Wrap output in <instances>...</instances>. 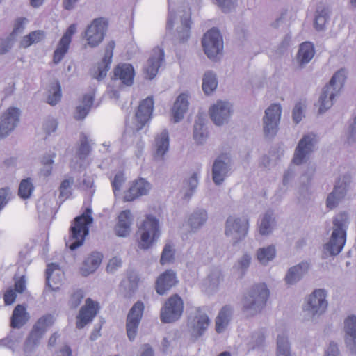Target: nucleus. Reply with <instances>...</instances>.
<instances>
[{
	"label": "nucleus",
	"instance_id": "1",
	"mask_svg": "<svg viewBox=\"0 0 356 356\" xmlns=\"http://www.w3.org/2000/svg\"><path fill=\"white\" fill-rule=\"evenodd\" d=\"M270 291L265 283L252 286L245 293L241 300V311L250 316L261 313L266 306Z\"/></svg>",
	"mask_w": 356,
	"mask_h": 356
},
{
	"label": "nucleus",
	"instance_id": "2",
	"mask_svg": "<svg viewBox=\"0 0 356 356\" xmlns=\"http://www.w3.org/2000/svg\"><path fill=\"white\" fill-rule=\"evenodd\" d=\"M92 222V209L87 207L82 214L74 218L70 227L69 236L65 238L66 247L72 251L81 247L89 233V226Z\"/></svg>",
	"mask_w": 356,
	"mask_h": 356
},
{
	"label": "nucleus",
	"instance_id": "3",
	"mask_svg": "<svg viewBox=\"0 0 356 356\" xmlns=\"http://www.w3.org/2000/svg\"><path fill=\"white\" fill-rule=\"evenodd\" d=\"M349 222L348 214L346 211L334 216L331 236L329 241L324 245V250L330 256H336L342 251L346 241Z\"/></svg>",
	"mask_w": 356,
	"mask_h": 356
},
{
	"label": "nucleus",
	"instance_id": "4",
	"mask_svg": "<svg viewBox=\"0 0 356 356\" xmlns=\"http://www.w3.org/2000/svg\"><path fill=\"white\" fill-rule=\"evenodd\" d=\"M138 247L147 250L158 241L161 235L159 219L152 214L146 215L138 228Z\"/></svg>",
	"mask_w": 356,
	"mask_h": 356
},
{
	"label": "nucleus",
	"instance_id": "5",
	"mask_svg": "<svg viewBox=\"0 0 356 356\" xmlns=\"http://www.w3.org/2000/svg\"><path fill=\"white\" fill-rule=\"evenodd\" d=\"M346 79V70L341 68L333 74L329 83L323 88L318 99L319 114L324 113L331 108L333 105V99L339 88L343 87Z\"/></svg>",
	"mask_w": 356,
	"mask_h": 356
},
{
	"label": "nucleus",
	"instance_id": "6",
	"mask_svg": "<svg viewBox=\"0 0 356 356\" xmlns=\"http://www.w3.org/2000/svg\"><path fill=\"white\" fill-rule=\"evenodd\" d=\"M54 323V317L47 314L40 317L33 325L24 343V353L32 352L40 343L48 329Z\"/></svg>",
	"mask_w": 356,
	"mask_h": 356
},
{
	"label": "nucleus",
	"instance_id": "7",
	"mask_svg": "<svg viewBox=\"0 0 356 356\" xmlns=\"http://www.w3.org/2000/svg\"><path fill=\"white\" fill-rule=\"evenodd\" d=\"M184 312V302L182 298L177 293L169 297L161 309L160 319L163 323H174L182 316Z\"/></svg>",
	"mask_w": 356,
	"mask_h": 356
},
{
	"label": "nucleus",
	"instance_id": "8",
	"mask_svg": "<svg viewBox=\"0 0 356 356\" xmlns=\"http://www.w3.org/2000/svg\"><path fill=\"white\" fill-rule=\"evenodd\" d=\"M202 45L205 54L209 59H214L223 50L222 36L219 29L213 27L208 30L202 40Z\"/></svg>",
	"mask_w": 356,
	"mask_h": 356
},
{
	"label": "nucleus",
	"instance_id": "9",
	"mask_svg": "<svg viewBox=\"0 0 356 356\" xmlns=\"http://www.w3.org/2000/svg\"><path fill=\"white\" fill-rule=\"evenodd\" d=\"M281 113L282 107L279 104H272L266 108L263 117V130L265 137L273 138L276 136Z\"/></svg>",
	"mask_w": 356,
	"mask_h": 356
},
{
	"label": "nucleus",
	"instance_id": "10",
	"mask_svg": "<svg viewBox=\"0 0 356 356\" xmlns=\"http://www.w3.org/2000/svg\"><path fill=\"white\" fill-rule=\"evenodd\" d=\"M144 309V303L141 300H138L133 305L127 315L126 332L129 340L131 342L136 338Z\"/></svg>",
	"mask_w": 356,
	"mask_h": 356
},
{
	"label": "nucleus",
	"instance_id": "11",
	"mask_svg": "<svg viewBox=\"0 0 356 356\" xmlns=\"http://www.w3.org/2000/svg\"><path fill=\"white\" fill-rule=\"evenodd\" d=\"M108 20L104 17L92 20L85 31V37L91 47H97L104 40L108 29Z\"/></svg>",
	"mask_w": 356,
	"mask_h": 356
},
{
	"label": "nucleus",
	"instance_id": "12",
	"mask_svg": "<svg viewBox=\"0 0 356 356\" xmlns=\"http://www.w3.org/2000/svg\"><path fill=\"white\" fill-rule=\"evenodd\" d=\"M248 227V219L229 216L225 222V234L226 236L232 237L234 241L233 244L236 245L245 238Z\"/></svg>",
	"mask_w": 356,
	"mask_h": 356
},
{
	"label": "nucleus",
	"instance_id": "13",
	"mask_svg": "<svg viewBox=\"0 0 356 356\" xmlns=\"http://www.w3.org/2000/svg\"><path fill=\"white\" fill-rule=\"evenodd\" d=\"M22 114L21 110L10 106L0 116V139L6 138L17 126Z\"/></svg>",
	"mask_w": 356,
	"mask_h": 356
},
{
	"label": "nucleus",
	"instance_id": "14",
	"mask_svg": "<svg viewBox=\"0 0 356 356\" xmlns=\"http://www.w3.org/2000/svg\"><path fill=\"white\" fill-rule=\"evenodd\" d=\"M314 138L309 134L304 135L295 149L292 163L296 165L307 163L314 151Z\"/></svg>",
	"mask_w": 356,
	"mask_h": 356
},
{
	"label": "nucleus",
	"instance_id": "15",
	"mask_svg": "<svg viewBox=\"0 0 356 356\" xmlns=\"http://www.w3.org/2000/svg\"><path fill=\"white\" fill-rule=\"evenodd\" d=\"M350 183V177L346 175L342 179L339 178L334 186L333 191L330 193L326 199V207L329 209L336 208L339 202L345 197Z\"/></svg>",
	"mask_w": 356,
	"mask_h": 356
},
{
	"label": "nucleus",
	"instance_id": "16",
	"mask_svg": "<svg viewBox=\"0 0 356 356\" xmlns=\"http://www.w3.org/2000/svg\"><path fill=\"white\" fill-rule=\"evenodd\" d=\"M231 170L230 158L227 154L222 153L214 160L212 165V179L217 186L222 184L229 176Z\"/></svg>",
	"mask_w": 356,
	"mask_h": 356
},
{
	"label": "nucleus",
	"instance_id": "17",
	"mask_svg": "<svg viewBox=\"0 0 356 356\" xmlns=\"http://www.w3.org/2000/svg\"><path fill=\"white\" fill-rule=\"evenodd\" d=\"M327 296V292L325 289H315L309 296L305 309L313 316L324 313L328 305L326 300Z\"/></svg>",
	"mask_w": 356,
	"mask_h": 356
},
{
	"label": "nucleus",
	"instance_id": "18",
	"mask_svg": "<svg viewBox=\"0 0 356 356\" xmlns=\"http://www.w3.org/2000/svg\"><path fill=\"white\" fill-rule=\"evenodd\" d=\"M177 283L176 272L172 269L166 270L156 280V292L161 296L165 295Z\"/></svg>",
	"mask_w": 356,
	"mask_h": 356
},
{
	"label": "nucleus",
	"instance_id": "19",
	"mask_svg": "<svg viewBox=\"0 0 356 356\" xmlns=\"http://www.w3.org/2000/svg\"><path fill=\"white\" fill-rule=\"evenodd\" d=\"M98 303L91 298L86 300V304L79 311L76 317V327L78 329L83 328L88 323L91 322L97 314Z\"/></svg>",
	"mask_w": 356,
	"mask_h": 356
},
{
	"label": "nucleus",
	"instance_id": "20",
	"mask_svg": "<svg viewBox=\"0 0 356 356\" xmlns=\"http://www.w3.org/2000/svg\"><path fill=\"white\" fill-rule=\"evenodd\" d=\"M344 341L352 354H356V316L351 314L344 320Z\"/></svg>",
	"mask_w": 356,
	"mask_h": 356
},
{
	"label": "nucleus",
	"instance_id": "21",
	"mask_svg": "<svg viewBox=\"0 0 356 356\" xmlns=\"http://www.w3.org/2000/svg\"><path fill=\"white\" fill-rule=\"evenodd\" d=\"M154 104L153 96H148L140 102L136 112L138 129H141L151 118Z\"/></svg>",
	"mask_w": 356,
	"mask_h": 356
},
{
	"label": "nucleus",
	"instance_id": "22",
	"mask_svg": "<svg viewBox=\"0 0 356 356\" xmlns=\"http://www.w3.org/2000/svg\"><path fill=\"white\" fill-rule=\"evenodd\" d=\"M231 113L228 102L218 101L209 109L210 118L216 125L220 126L227 122Z\"/></svg>",
	"mask_w": 356,
	"mask_h": 356
},
{
	"label": "nucleus",
	"instance_id": "23",
	"mask_svg": "<svg viewBox=\"0 0 356 356\" xmlns=\"http://www.w3.org/2000/svg\"><path fill=\"white\" fill-rule=\"evenodd\" d=\"M311 264L308 261H302L290 267L284 277L286 284L289 286L296 284L308 273Z\"/></svg>",
	"mask_w": 356,
	"mask_h": 356
},
{
	"label": "nucleus",
	"instance_id": "24",
	"mask_svg": "<svg viewBox=\"0 0 356 356\" xmlns=\"http://www.w3.org/2000/svg\"><path fill=\"white\" fill-rule=\"evenodd\" d=\"M115 46V42L111 40L108 43L105 48V52L102 60L98 63L97 70L95 72L93 75V77L98 81H101L106 76L112 62Z\"/></svg>",
	"mask_w": 356,
	"mask_h": 356
},
{
	"label": "nucleus",
	"instance_id": "25",
	"mask_svg": "<svg viewBox=\"0 0 356 356\" xmlns=\"http://www.w3.org/2000/svg\"><path fill=\"white\" fill-rule=\"evenodd\" d=\"M63 274L60 266L56 263H50L47 266L45 286L51 291H57L60 289Z\"/></svg>",
	"mask_w": 356,
	"mask_h": 356
},
{
	"label": "nucleus",
	"instance_id": "26",
	"mask_svg": "<svg viewBox=\"0 0 356 356\" xmlns=\"http://www.w3.org/2000/svg\"><path fill=\"white\" fill-rule=\"evenodd\" d=\"M135 70L133 65L127 63H120L113 69V79L120 80L126 86H131L134 83Z\"/></svg>",
	"mask_w": 356,
	"mask_h": 356
},
{
	"label": "nucleus",
	"instance_id": "27",
	"mask_svg": "<svg viewBox=\"0 0 356 356\" xmlns=\"http://www.w3.org/2000/svg\"><path fill=\"white\" fill-rule=\"evenodd\" d=\"M150 189V184L144 178L136 180L124 193V199L126 202H131L136 198L145 195Z\"/></svg>",
	"mask_w": 356,
	"mask_h": 356
},
{
	"label": "nucleus",
	"instance_id": "28",
	"mask_svg": "<svg viewBox=\"0 0 356 356\" xmlns=\"http://www.w3.org/2000/svg\"><path fill=\"white\" fill-rule=\"evenodd\" d=\"M165 52L163 48L157 47L153 49V53L147 60L145 68L146 74L149 80H152L158 73L159 68L164 61Z\"/></svg>",
	"mask_w": 356,
	"mask_h": 356
},
{
	"label": "nucleus",
	"instance_id": "29",
	"mask_svg": "<svg viewBox=\"0 0 356 356\" xmlns=\"http://www.w3.org/2000/svg\"><path fill=\"white\" fill-rule=\"evenodd\" d=\"M188 95L182 92L177 96L171 108L172 120L175 123L179 122L188 110Z\"/></svg>",
	"mask_w": 356,
	"mask_h": 356
},
{
	"label": "nucleus",
	"instance_id": "30",
	"mask_svg": "<svg viewBox=\"0 0 356 356\" xmlns=\"http://www.w3.org/2000/svg\"><path fill=\"white\" fill-rule=\"evenodd\" d=\"M103 259V254L99 252H92L83 260L80 268V273L82 276L87 277L95 273L100 266Z\"/></svg>",
	"mask_w": 356,
	"mask_h": 356
},
{
	"label": "nucleus",
	"instance_id": "31",
	"mask_svg": "<svg viewBox=\"0 0 356 356\" xmlns=\"http://www.w3.org/2000/svg\"><path fill=\"white\" fill-rule=\"evenodd\" d=\"M132 216L130 210L127 209L121 211L118 215V222L114 230L115 234L119 237H127L131 231Z\"/></svg>",
	"mask_w": 356,
	"mask_h": 356
},
{
	"label": "nucleus",
	"instance_id": "32",
	"mask_svg": "<svg viewBox=\"0 0 356 356\" xmlns=\"http://www.w3.org/2000/svg\"><path fill=\"white\" fill-rule=\"evenodd\" d=\"M210 319L205 313H200L195 316L191 325V337L195 339L201 337L207 330Z\"/></svg>",
	"mask_w": 356,
	"mask_h": 356
},
{
	"label": "nucleus",
	"instance_id": "33",
	"mask_svg": "<svg viewBox=\"0 0 356 356\" xmlns=\"http://www.w3.org/2000/svg\"><path fill=\"white\" fill-rule=\"evenodd\" d=\"M140 277L135 271H129L127 273V282H122L120 286L123 288L122 294L125 299H131L138 289Z\"/></svg>",
	"mask_w": 356,
	"mask_h": 356
},
{
	"label": "nucleus",
	"instance_id": "34",
	"mask_svg": "<svg viewBox=\"0 0 356 356\" xmlns=\"http://www.w3.org/2000/svg\"><path fill=\"white\" fill-rule=\"evenodd\" d=\"M30 316L24 305H17L10 317V327L14 329L22 327L29 320Z\"/></svg>",
	"mask_w": 356,
	"mask_h": 356
},
{
	"label": "nucleus",
	"instance_id": "35",
	"mask_svg": "<svg viewBox=\"0 0 356 356\" xmlns=\"http://www.w3.org/2000/svg\"><path fill=\"white\" fill-rule=\"evenodd\" d=\"M155 145L156 149L154 157L156 160H162L170 145L169 134L166 129L155 138Z\"/></svg>",
	"mask_w": 356,
	"mask_h": 356
},
{
	"label": "nucleus",
	"instance_id": "36",
	"mask_svg": "<svg viewBox=\"0 0 356 356\" xmlns=\"http://www.w3.org/2000/svg\"><path fill=\"white\" fill-rule=\"evenodd\" d=\"M233 313V308L230 305L223 306L216 318V331L220 334L224 332L229 323Z\"/></svg>",
	"mask_w": 356,
	"mask_h": 356
},
{
	"label": "nucleus",
	"instance_id": "37",
	"mask_svg": "<svg viewBox=\"0 0 356 356\" xmlns=\"http://www.w3.org/2000/svg\"><path fill=\"white\" fill-rule=\"evenodd\" d=\"M207 219V210L203 208H197L188 217V225L193 232H195L206 223Z\"/></svg>",
	"mask_w": 356,
	"mask_h": 356
},
{
	"label": "nucleus",
	"instance_id": "38",
	"mask_svg": "<svg viewBox=\"0 0 356 356\" xmlns=\"http://www.w3.org/2000/svg\"><path fill=\"white\" fill-rule=\"evenodd\" d=\"M315 54L314 46L311 42H304L300 45L298 59L301 65L307 64L313 58Z\"/></svg>",
	"mask_w": 356,
	"mask_h": 356
},
{
	"label": "nucleus",
	"instance_id": "39",
	"mask_svg": "<svg viewBox=\"0 0 356 356\" xmlns=\"http://www.w3.org/2000/svg\"><path fill=\"white\" fill-rule=\"evenodd\" d=\"M275 224V219L273 217V212L271 210L267 211L261 217L259 230L262 236H266L273 232Z\"/></svg>",
	"mask_w": 356,
	"mask_h": 356
},
{
	"label": "nucleus",
	"instance_id": "40",
	"mask_svg": "<svg viewBox=\"0 0 356 356\" xmlns=\"http://www.w3.org/2000/svg\"><path fill=\"white\" fill-rule=\"evenodd\" d=\"M208 137V131L205 127L204 119L198 116L195 121L193 127V138L198 144H202Z\"/></svg>",
	"mask_w": 356,
	"mask_h": 356
},
{
	"label": "nucleus",
	"instance_id": "41",
	"mask_svg": "<svg viewBox=\"0 0 356 356\" xmlns=\"http://www.w3.org/2000/svg\"><path fill=\"white\" fill-rule=\"evenodd\" d=\"M218 86L217 76L213 71L205 72L202 78V90L204 94L209 95L216 90Z\"/></svg>",
	"mask_w": 356,
	"mask_h": 356
},
{
	"label": "nucleus",
	"instance_id": "42",
	"mask_svg": "<svg viewBox=\"0 0 356 356\" xmlns=\"http://www.w3.org/2000/svg\"><path fill=\"white\" fill-rule=\"evenodd\" d=\"M191 18L190 15L185 14L181 17V26L177 29V38L180 42H186L191 35Z\"/></svg>",
	"mask_w": 356,
	"mask_h": 356
},
{
	"label": "nucleus",
	"instance_id": "43",
	"mask_svg": "<svg viewBox=\"0 0 356 356\" xmlns=\"http://www.w3.org/2000/svg\"><path fill=\"white\" fill-rule=\"evenodd\" d=\"M276 256V249L274 245H269L267 247L260 248L257 252V257L259 261L266 265L273 261Z\"/></svg>",
	"mask_w": 356,
	"mask_h": 356
},
{
	"label": "nucleus",
	"instance_id": "44",
	"mask_svg": "<svg viewBox=\"0 0 356 356\" xmlns=\"http://www.w3.org/2000/svg\"><path fill=\"white\" fill-rule=\"evenodd\" d=\"M199 183V175L197 172H193L192 175L188 179L184 181V188L186 189L184 199L189 200L193 195L196 191Z\"/></svg>",
	"mask_w": 356,
	"mask_h": 356
},
{
	"label": "nucleus",
	"instance_id": "45",
	"mask_svg": "<svg viewBox=\"0 0 356 356\" xmlns=\"http://www.w3.org/2000/svg\"><path fill=\"white\" fill-rule=\"evenodd\" d=\"M276 355L292 356L290 343L284 334L277 335Z\"/></svg>",
	"mask_w": 356,
	"mask_h": 356
},
{
	"label": "nucleus",
	"instance_id": "46",
	"mask_svg": "<svg viewBox=\"0 0 356 356\" xmlns=\"http://www.w3.org/2000/svg\"><path fill=\"white\" fill-rule=\"evenodd\" d=\"M74 179L72 176H67L63 179L59 186V199L63 202L68 199L72 194V187L74 184Z\"/></svg>",
	"mask_w": 356,
	"mask_h": 356
},
{
	"label": "nucleus",
	"instance_id": "47",
	"mask_svg": "<svg viewBox=\"0 0 356 356\" xmlns=\"http://www.w3.org/2000/svg\"><path fill=\"white\" fill-rule=\"evenodd\" d=\"M266 341L265 332L263 330H259L252 332L248 343L250 349L260 350L264 348Z\"/></svg>",
	"mask_w": 356,
	"mask_h": 356
},
{
	"label": "nucleus",
	"instance_id": "48",
	"mask_svg": "<svg viewBox=\"0 0 356 356\" xmlns=\"http://www.w3.org/2000/svg\"><path fill=\"white\" fill-rule=\"evenodd\" d=\"M34 189L31 178L22 179L19 185L18 195L22 200H27L31 197Z\"/></svg>",
	"mask_w": 356,
	"mask_h": 356
},
{
	"label": "nucleus",
	"instance_id": "49",
	"mask_svg": "<svg viewBox=\"0 0 356 356\" xmlns=\"http://www.w3.org/2000/svg\"><path fill=\"white\" fill-rule=\"evenodd\" d=\"M71 42L60 38L56 49L54 51L53 62L55 64L59 63L68 51Z\"/></svg>",
	"mask_w": 356,
	"mask_h": 356
},
{
	"label": "nucleus",
	"instance_id": "50",
	"mask_svg": "<svg viewBox=\"0 0 356 356\" xmlns=\"http://www.w3.org/2000/svg\"><path fill=\"white\" fill-rule=\"evenodd\" d=\"M47 103L51 106L56 105L61 99L62 90L59 81L51 84L49 90Z\"/></svg>",
	"mask_w": 356,
	"mask_h": 356
},
{
	"label": "nucleus",
	"instance_id": "51",
	"mask_svg": "<svg viewBox=\"0 0 356 356\" xmlns=\"http://www.w3.org/2000/svg\"><path fill=\"white\" fill-rule=\"evenodd\" d=\"M330 19L329 12L327 8H323L321 10H317L315 15L314 26L316 31H323L325 24Z\"/></svg>",
	"mask_w": 356,
	"mask_h": 356
},
{
	"label": "nucleus",
	"instance_id": "52",
	"mask_svg": "<svg viewBox=\"0 0 356 356\" xmlns=\"http://www.w3.org/2000/svg\"><path fill=\"white\" fill-rule=\"evenodd\" d=\"M81 143L76 152L77 157L81 160H85L90 154L92 148L88 143V138L86 135L83 134L81 138Z\"/></svg>",
	"mask_w": 356,
	"mask_h": 356
},
{
	"label": "nucleus",
	"instance_id": "53",
	"mask_svg": "<svg viewBox=\"0 0 356 356\" xmlns=\"http://www.w3.org/2000/svg\"><path fill=\"white\" fill-rule=\"evenodd\" d=\"M174 259L175 250L172 246L170 244L165 245L161 253L160 264L161 265H165L166 264L171 263L173 261Z\"/></svg>",
	"mask_w": 356,
	"mask_h": 356
},
{
	"label": "nucleus",
	"instance_id": "54",
	"mask_svg": "<svg viewBox=\"0 0 356 356\" xmlns=\"http://www.w3.org/2000/svg\"><path fill=\"white\" fill-rule=\"evenodd\" d=\"M15 38L10 34L6 38H0V56L8 53L13 47Z\"/></svg>",
	"mask_w": 356,
	"mask_h": 356
},
{
	"label": "nucleus",
	"instance_id": "55",
	"mask_svg": "<svg viewBox=\"0 0 356 356\" xmlns=\"http://www.w3.org/2000/svg\"><path fill=\"white\" fill-rule=\"evenodd\" d=\"M84 298V292L82 289H79L74 291L68 301V305L71 309H76L82 302Z\"/></svg>",
	"mask_w": 356,
	"mask_h": 356
},
{
	"label": "nucleus",
	"instance_id": "56",
	"mask_svg": "<svg viewBox=\"0 0 356 356\" xmlns=\"http://www.w3.org/2000/svg\"><path fill=\"white\" fill-rule=\"evenodd\" d=\"M19 339L13 337L11 335L0 340L1 345L6 346L13 352L19 346Z\"/></svg>",
	"mask_w": 356,
	"mask_h": 356
},
{
	"label": "nucleus",
	"instance_id": "57",
	"mask_svg": "<svg viewBox=\"0 0 356 356\" xmlns=\"http://www.w3.org/2000/svg\"><path fill=\"white\" fill-rule=\"evenodd\" d=\"M126 178L122 171H118L111 181L112 188L113 193L120 191L122 184L125 182Z\"/></svg>",
	"mask_w": 356,
	"mask_h": 356
},
{
	"label": "nucleus",
	"instance_id": "58",
	"mask_svg": "<svg viewBox=\"0 0 356 356\" xmlns=\"http://www.w3.org/2000/svg\"><path fill=\"white\" fill-rule=\"evenodd\" d=\"M27 22V19L24 17H17L14 23V27L10 33L13 38H15L16 35L24 31V24Z\"/></svg>",
	"mask_w": 356,
	"mask_h": 356
},
{
	"label": "nucleus",
	"instance_id": "59",
	"mask_svg": "<svg viewBox=\"0 0 356 356\" xmlns=\"http://www.w3.org/2000/svg\"><path fill=\"white\" fill-rule=\"evenodd\" d=\"M11 195L9 187L6 186L0 188V211L8 204Z\"/></svg>",
	"mask_w": 356,
	"mask_h": 356
},
{
	"label": "nucleus",
	"instance_id": "60",
	"mask_svg": "<svg viewBox=\"0 0 356 356\" xmlns=\"http://www.w3.org/2000/svg\"><path fill=\"white\" fill-rule=\"evenodd\" d=\"M304 117L303 109L301 102H297L292 111L293 121L296 124H298Z\"/></svg>",
	"mask_w": 356,
	"mask_h": 356
},
{
	"label": "nucleus",
	"instance_id": "61",
	"mask_svg": "<svg viewBox=\"0 0 356 356\" xmlns=\"http://www.w3.org/2000/svg\"><path fill=\"white\" fill-rule=\"evenodd\" d=\"M348 140L349 143L356 142V115L349 120Z\"/></svg>",
	"mask_w": 356,
	"mask_h": 356
},
{
	"label": "nucleus",
	"instance_id": "62",
	"mask_svg": "<svg viewBox=\"0 0 356 356\" xmlns=\"http://www.w3.org/2000/svg\"><path fill=\"white\" fill-rule=\"evenodd\" d=\"M216 4L225 13H228L234 8V0H215Z\"/></svg>",
	"mask_w": 356,
	"mask_h": 356
},
{
	"label": "nucleus",
	"instance_id": "63",
	"mask_svg": "<svg viewBox=\"0 0 356 356\" xmlns=\"http://www.w3.org/2000/svg\"><path fill=\"white\" fill-rule=\"evenodd\" d=\"M295 177V171L292 167H289L286 170H285L283 179H282V185L288 188V186L291 184L293 179Z\"/></svg>",
	"mask_w": 356,
	"mask_h": 356
},
{
	"label": "nucleus",
	"instance_id": "64",
	"mask_svg": "<svg viewBox=\"0 0 356 356\" xmlns=\"http://www.w3.org/2000/svg\"><path fill=\"white\" fill-rule=\"evenodd\" d=\"M122 266V260L120 258H118L117 257H114L112 259H110L107 266H106V271L108 273H113L115 272L118 268L121 267Z\"/></svg>",
	"mask_w": 356,
	"mask_h": 356
}]
</instances>
